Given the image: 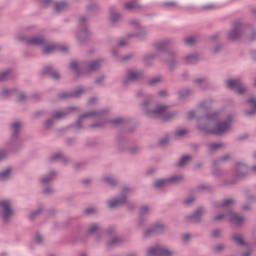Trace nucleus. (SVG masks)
I'll use <instances>...</instances> for the list:
<instances>
[{
    "mask_svg": "<svg viewBox=\"0 0 256 256\" xmlns=\"http://www.w3.org/2000/svg\"><path fill=\"white\" fill-rule=\"evenodd\" d=\"M231 120V116H228L226 121H219V112L208 113L197 118L198 130L205 134L223 135L231 129ZM215 121H218L216 126L211 128L210 123H215Z\"/></svg>",
    "mask_w": 256,
    "mask_h": 256,
    "instance_id": "obj_1",
    "label": "nucleus"
},
{
    "mask_svg": "<svg viewBox=\"0 0 256 256\" xmlns=\"http://www.w3.org/2000/svg\"><path fill=\"white\" fill-rule=\"evenodd\" d=\"M172 40H162L155 44V49L161 51V61H166L169 71H175L177 67V59H179V52L177 50H167L171 45Z\"/></svg>",
    "mask_w": 256,
    "mask_h": 256,
    "instance_id": "obj_2",
    "label": "nucleus"
},
{
    "mask_svg": "<svg viewBox=\"0 0 256 256\" xmlns=\"http://www.w3.org/2000/svg\"><path fill=\"white\" fill-rule=\"evenodd\" d=\"M147 105H149V102L144 103L145 116L150 119H162L164 123H167L179 117V112L177 111L167 112V109H169L167 105H157L154 109L147 108Z\"/></svg>",
    "mask_w": 256,
    "mask_h": 256,
    "instance_id": "obj_3",
    "label": "nucleus"
},
{
    "mask_svg": "<svg viewBox=\"0 0 256 256\" xmlns=\"http://www.w3.org/2000/svg\"><path fill=\"white\" fill-rule=\"evenodd\" d=\"M0 215L4 225L11 223V220L15 217V210L11 200H0Z\"/></svg>",
    "mask_w": 256,
    "mask_h": 256,
    "instance_id": "obj_4",
    "label": "nucleus"
},
{
    "mask_svg": "<svg viewBox=\"0 0 256 256\" xmlns=\"http://www.w3.org/2000/svg\"><path fill=\"white\" fill-rule=\"evenodd\" d=\"M21 122H13L10 124V131L12 133L11 139L7 142V147L11 151H19V147H17L16 139L21 135Z\"/></svg>",
    "mask_w": 256,
    "mask_h": 256,
    "instance_id": "obj_5",
    "label": "nucleus"
},
{
    "mask_svg": "<svg viewBox=\"0 0 256 256\" xmlns=\"http://www.w3.org/2000/svg\"><path fill=\"white\" fill-rule=\"evenodd\" d=\"M105 113H109V110H106V111L93 110L90 112H86L80 115L78 120L74 124H72V128L75 129L76 131H80V129H83V119H87V117H97L98 119H100L101 117H103Z\"/></svg>",
    "mask_w": 256,
    "mask_h": 256,
    "instance_id": "obj_6",
    "label": "nucleus"
},
{
    "mask_svg": "<svg viewBox=\"0 0 256 256\" xmlns=\"http://www.w3.org/2000/svg\"><path fill=\"white\" fill-rule=\"evenodd\" d=\"M145 79V72L143 70H129L123 80V85L127 87L129 83H139Z\"/></svg>",
    "mask_w": 256,
    "mask_h": 256,
    "instance_id": "obj_7",
    "label": "nucleus"
},
{
    "mask_svg": "<svg viewBox=\"0 0 256 256\" xmlns=\"http://www.w3.org/2000/svg\"><path fill=\"white\" fill-rule=\"evenodd\" d=\"M248 173H249V167H247V164H244L241 162L237 163L235 179L227 181L226 185H235V183H237V179H245Z\"/></svg>",
    "mask_w": 256,
    "mask_h": 256,
    "instance_id": "obj_8",
    "label": "nucleus"
},
{
    "mask_svg": "<svg viewBox=\"0 0 256 256\" xmlns=\"http://www.w3.org/2000/svg\"><path fill=\"white\" fill-rule=\"evenodd\" d=\"M225 83H226V87H228V89H232V90L236 91V93L238 95H243V93L247 92V88L245 87V85L243 84L241 79H239V78L228 79L225 81Z\"/></svg>",
    "mask_w": 256,
    "mask_h": 256,
    "instance_id": "obj_9",
    "label": "nucleus"
},
{
    "mask_svg": "<svg viewBox=\"0 0 256 256\" xmlns=\"http://www.w3.org/2000/svg\"><path fill=\"white\" fill-rule=\"evenodd\" d=\"M136 97L138 99H145L142 103H141V107H142V110L144 111L145 113V103H148L147 104V109H155L156 105H155V101L153 100V96L151 94H147L145 93V91L143 90H138L136 92Z\"/></svg>",
    "mask_w": 256,
    "mask_h": 256,
    "instance_id": "obj_10",
    "label": "nucleus"
},
{
    "mask_svg": "<svg viewBox=\"0 0 256 256\" xmlns=\"http://www.w3.org/2000/svg\"><path fill=\"white\" fill-rule=\"evenodd\" d=\"M243 35V23L241 20H235L232 29L228 32V39L230 41H237Z\"/></svg>",
    "mask_w": 256,
    "mask_h": 256,
    "instance_id": "obj_11",
    "label": "nucleus"
},
{
    "mask_svg": "<svg viewBox=\"0 0 256 256\" xmlns=\"http://www.w3.org/2000/svg\"><path fill=\"white\" fill-rule=\"evenodd\" d=\"M205 214V207H199L191 214L185 216L186 223H203V215Z\"/></svg>",
    "mask_w": 256,
    "mask_h": 256,
    "instance_id": "obj_12",
    "label": "nucleus"
},
{
    "mask_svg": "<svg viewBox=\"0 0 256 256\" xmlns=\"http://www.w3.org/2000/svg\"><path fill=\"white\" fill-rule=\"evenodd\" d=\"M147 256H173V251L162 246H155L147 250Z\"/></svg>",
    "mask_w": 256,
    "mask_h": 256,
    "instance_id": "obj_13",
    "label": "nucleus"
},
{
    "mask_svg": "<svg viewBox=\"0 0 256 256\" xmlns=\"http://www.w3.org/2000/svg\"><path fill=\"white\" fill-rule=\"evenodd\" d=\"M84 93H85V88H77L74 91L59 93L58 99H60L61 101L65 99H77L81 97V95H83Z\"/></svg>",
    "mask_w": 256,
    "mask_h": 256,
    "instance_id": "obj_14",
    "label": "nucleus"
},
{
    "mask_svg": "<svg viewBox=\"0 0 256 256\" xmlns=\"http://www.w3.org/2000/svg\"><path fill=\"white\" fill-rule=\"evenodd\" d=\"M42 47H44L43 48L44 55H51L53 51H61V53H67V51H69V48H67V46H57L55 44L49 43V40H47L46 45Z\"/></svg>",
    "mask_w": 256,
    "mask_h": 256,
    "instance_id": "obj_15",
    "label": "nucleus"
},
{
    "mask_svg": "<svg viewBox=\"0 0 256 256\" xmlns=\"http://www.w3.org/2000/svg\"><path fill=\"white\" fill-rule=\"evenodd\" d=\"M123 205H127V195L125 194L108 201V207L110 209H117V207H123Z\"/></svg>",
    "mask_w": 256,
    "mask_h": 256,
    "instance_id": "obj_16",
    "label": "nucleus"
},
{
    "mask_svg": "<svg viewBox=\"0 0 256 256\" xmlns=\"http://www.w3.org/2000/svg\"><path fill=\"white\" fill-rule=\"evenodd\" d=\"M227 215L232 225H236L237 227H239L240 225H243V223H245V217L235 213V211L231 209L227 210Z\"/></svg>",
    "mask_w": 256,
    "mask_h": 256,
    "instance_id": "obj_17",
    "label": "nucleus"
},
{
    "mask_svg": "<svg viewBox=\"0 0 256 256\" xmlns=\"http://www.w3.org/2000/svg\"><path fill=\"white\" fill-rule=\"evenodd\" d=\"M47 36L45 35H37L31 37V40L29 41L30 46L32 47H44V45H47Z\"/></svg>",
    "mask_w": 256,
    "mask_h": 256,
    "instance_id": "obj_18",
    "label": "nucleus"
},
{
    "mask_svg": "<svg viewBox=\"0 0 256 256\" xmlns=\"http://www.w3.org/2000/svg\"><path fill=\"white\" fill-rule=\"evenodd\" d=\"M55 177H57V170H50L47 175L39 179V183L42 185V187H47L49 183L55 179Z\"/></svg>",
    "mask_w": 256,
    "mask_h": 256,
    "instance_id": "obj_19",
    "label": "nucleus"
},
{
    "mask_svg": "<svg viewBox=\"0 0 256 256\" xmlns=\"http://www.w3.org/2000/svg\"><path fill=\"white\" fill-rule=\"evenodd\" d=\"M42 74L48 75V77H51L54 79V81H59V79H61V74H59V71L55 70V68L51 65L45 66Z\"/></svg>",
    "mask_w": 256,
    "mask_h": 256,
    "instance_id": "obj_20",
    "label": "nucleus"
},
{
    "mask_svg": "<svg viewBox=\"0 0 256 256\" xmlns=\"http://www.w3.org/2000/svg\"><path fill=\"white\" fill-rule=\"evenodd\" d=\"M101 63H103V59L88 62L86 64V73H94V71H99L101 69Z\"/></svg>",
    "mask_w": 256,
    "mask_h": 256,
    "instance_id": "obj_21",
    "label": "nucleus"
},
{
    "mask_svg": "<svg viewBox=\"0 0 256 256\" xmlns=\"http://www.w3.org/2000/svg\"><path fill=\"white\" fill-rule=\"evenodd\" d=\"M230 239L232 243H234V245H236L237 247H247V243L245 242L243 234L233 233Z\"/></svg>",
    "mask_w": 256,
    "mask_h": 256,
    "instance_id": "obj_22",
    "label": "nucleus"
},
{
    "mask_svg": "<svg viewBox=\"0 0 256 256\" xmlns=\"http://www.w3.org/2000/svg\"><path fill=\"white\" fill-rule=\"evenodd\" d=\"M91 38V31L87 29V27L80 28L77 39L80 41V43H85V41H89Z\"/></svg>",
    "mask_w": 256,
    "mask_h": 256,
    "instance_id": "obj_23",
    "label": "nucleus"
},
{
    "mask_svg": "<svg viewBox=\"0 0 256 256\" xmlns=\"http://www.w3.org/2000/svg\"><path fill=\"white\" fill-rule=\"evenodd\" d=\"M168 179V185L171 187V185H181L185 181V176L183 174H177L172 175L167 178Z\"/></svg>",
    "mask_w": 256,
    "mask_h": 256,
    "instance_id": "obj_24",
    "label": "nucleus"
},
{
    "mask_svg": "<svg viewBox=\"0 0 256 256\" xmlns=\"http://www.w3.org/2000/svg\"><path fill=\"white\" fill-rule=\"evenodd\" d=\"M125 242H126L125 238L121 236L114 237L112 240L108 241L107 249H113L115 247H119L120 245H123V243Z\"/></svg>",
    "mask_w": 256,
    "mask_h": 256,
    "instance_id": "obj_25",
    "label": "nucleus"
},
{
    "mask_svg": "<svg viewBox=\"0 0 256 256\" xmlns=\"http://www.w3.org/2000/svg\"><path fill=\"white\" fill-rule=\"evenodd\" d=\"M153 187L158 190L165 189L166 187H169V181L167 178L156 179L153 182Z\"/></svg>",
    "mask_w": 256,
    "mask_h": 256,
    "instance_id": "obj_26",
    "label": "nucleus"
},
{
    "mask_svg": "<svg viewBox=\"0 0 256 256\" xmlns=\"http://www.w3.org/2000/svg\"><path fill=\"white\" fill-rule=\"evenodd\" d=\"M69 9V3L67 1L56 2L54 6V10L56 13H65Z\"/></svg>",
    "mask_w": 256,
    "mask_h": 256,
    "instance_id": "obj_27",
    "label": "nucleus"
},
{
    "mask_svg": "<svg viewBox=\"0 0 256 256\" xmlns=\"http://www.w3.org/2000/svg\"><path fill=\"white\" fill-rule=\"evenodd\" d=\"M121 17L122 15L115 10V7L110 8V22L113 23V25L119 23Z\"/></svg>",
    "mask_w": 256,
    "mask_h": 256,
    "instance_id": "obj_28",
    "label": "nucleus"
},
{
    "mask_svg": "<svg viewBox=\"0 0 256 256\" xmlns=\"http://www.w3.org/2000/svg\"><path fill=\"white\" fill-rule=\"evenodd\" d=\"M77 108L75 107H69L67 109V111H56L55 114H54V118L55 119H65V117H67L69 115V112L70 111H76Z\"/></svg>",
    "mask_w": 256,
    "mask_h": 256,
    "instance_id": "obj_29",
    "label": "nucleus"
},
{
    "mask_svg": "<svg viewBox=\"0 0 256 256\" xmlns=\"http://www.w3.org/2000/svg\"><path fill=\"white\" fill-rule=\"evenodd\" d=\"M157 57H159V59H161V55L160 54L150 53V54H147L144 57L143 61H144L145 65H152L153 61H155V59H157Z\"/></svg>",
    "mask_w": 256,
    "mask_h": 256,
    "instance_id": "obj_30",
    "label": "nucleus"
},
{
    "mask_svg": "<svg viewBox=\"0 0 256 256\" xmlns=\"http://www.w3.org/2000/svg\"><path fill=\"white\" fill-rule=\"evenodd\" d=\"M152 229L156 235H162V233L167 230V226L162 222H158L152 226Z\"/></svg>",
    "mask_w": 256,
    "mask_h": 256,
    "instance_id": "obj_31",
    "label": "nucleus"
},
{
    "mask_svg": "<svg viewBox=\"0 0 256 256\" xmlns=\"http://www.w3.org/2000/svg\"><path fill=\"white\" fill-rule=\"evenodd\" d=\"M107 123H109L110 125H114V127H119V125H125V123H127V119L124 117H118L108 120Z\"/></svg>",
    "mask_w": 256,
    "mask_h": 256,
    "instance_id": "obj_32",
    "label": "nucleus"
},
{
    "mask_svg": "<svg viewBox=\"0 0 256 256\" xmlns=\"http://www.w3.org/2000/svg\"><path fill=\"white\" fill-rule=\"evenodd\" d=\"M131 37H135L136 39H139V41H143L147 38V30L142 29L140 32L135 34H128V38L131 39Z\"/></svg>",
    "mask_w": 256,
    "mask_h": 256,
    "instance_id": "obj_33",
    "label": "nucleus"
},
{
    "mask_svg": "<svg viewBox=\"0 0 256 256\" xmlns=\"http://www.w3.org/2000/svg\"><path fill=\"white\" fill-rule=\"evenodd\" d=\"M199 61V56L197 54H189L185 57L184 62L186 65H193Z\"/></svg>",
    "mask_w": 256,
    "mask_h": 256,
    "instance_id": "obj_34",
    "label": "nucleus"
},
{
    "mask_svg": "<svg viewBox=\"0 0 256 256\" xmlns=\"http://www.w3.org/2000/svg\"><path fill=\"white\" fill-rule=\"evenodd\" d=\"M235 203V199L233 198H230V199H225L223 200L221 203L217 204V203H214V207H218V208H221V207H229L231 205H233Z\"/></svg>",
    "mask_w": 256,
    "mask_h": 256,
    "instance_id": "obj_35",
    "label": "nucleus"
},
{
    "mask_svg": "<svg viewBox=\"0 0 256 256\" xmlns=\"http://www.w3.org/2000/svg\"><path fill=\"white\" fill-rule=\"evenodd\" d=\"M193 159L190 155L182 156L178 162V167H185L189 165V162Z\"/></svg>",
    "mask_w": 256,
    "mask_h": 256,
    "instance_id": "obj_36",
    "label": "nucleus"
},
{
    "mask_svg": "<svg viewBox=\"0 0 256 256\" xmlns=\"http://www.w3.org/2000/svg\"><path fill=\"white\" fill-rule=\"evenodd\" d=\"M198 191H205L206 193H213L215 191V188L211 185L207 184H200L197 186Z\"/></svg>",
    "mask_w": 256,
    "mask_h": 256,
    "instance_id": "obj_37",
    "label": "nucleus"
},
{
    "mask_svg": "<svg viewBox=\"0 0 256 256\" xmlns=\"http://www.w3.org/2000/svg\"><path fill=\"white\" fill-rule=\"evenodd\" d=\"M209 153H215L218 149H221L223 147V144L221 143H209L207 144Z\"/></svg>",
    "mask_w": 256,
    "mask_h": 256,
    "instance_id": "obj_38",
    "label": "nucleus"
},
{
    "mask_svg": "<svg viewBox=\"0 0 256 256\" xmlns=\"http://www.w3.org/2000/svg\"><path fill=\"white\" fill-rule=\"evenodd\" d=\"M124 8L131 10V9H141V5H139L138 1L126 2L124 4Z\"/></svg>",
    "mask_w": 256,
    "mask_h": 256,
    "instance_id": "obj_39",
    "label": "nucleus"
},
{
    "mask_svg": "<svg viewBox=\"0 0 256 256\" xmlns=\"http://www.w3.org/2000/svg\"><path fill=\"white\" fill-rule=\"evenodd\" d=\"M104 182L110 187H117V179L113 178V176L104 177Z\"/></svg>",
    "mask_w": 256,
    "mask_h": 256,
    "instance_id": "obj_40",
    "label": "nucleus"
},
{
    "mask_svg": "<svg viewBox=\"0 0 256 256\" xmlns=\"http://www.w3.org/2000/svg\"><path fill=\"white\" fill-rule=\"evenodd\" d=\"M179 99H187L191 95V90L184 88L178 91Z\"/></svg>",
    "mask_w": 256,
    "mask_h": 256,
    "instance_id": "obj_41",
    "label": "nucleus"
},
{
    "mask_svg": "<svg viewBox=\"0 0 256 256\" xmlns=\"http://www.w3.org/2000/svg\"><path fill=\"white\" fill-rule=\"evenodd\" d=\"M225 249H227V247L223 243L217 244L216 246L212 247L213 253H223Z\"/></svg>",
    "mask_w": 256,
    "mask_h": 256,
    "instance_id": "obj_42",
    "label": "nucleus"
},
{
    "mask_svg": "<svg viewBox=\"0 0 256 256\" xmlns=\"http://www.w3.org/2000/svg\"><path fill=\"white\" fill-rule=\"evenodd\" d=\"M9 151L11 153H15V151H11L9 148H8V150L0 149V163H1V161H5V159H7V157H9Z\"/></svg>",
    "mask_w": 256,
    "mask_h": 256,
    "instance_id": "obj_43",
    "label": "nucleus"
},
{
    "mask_svg": "<svg viewBox=\"0 0 256 256\" xmlns=\"http://www.w3.org/2000/svg\"><path fill=\"white\" fill-rule=\"evenodd\" d=\"M43 213V208H38L37 210L31 212L30 219L31 221H35L37 217H41V214Z\"/></svg>",
    "mask_w": 256,
    "mask_h": 256,
    "instance_id": "obj_44",
    "label": "nucleus"
},
{
    "mask_svg": "<svg viewBox=\"0 0 256 256\" xmlns=\"http://www.w3.org/2000/svg\"><path fill=\"white\" fill-rule=\"evenodd\" d=\"M17 40L20 41V43H25V45L31 46V37L26 36V35H20L17 37Z\"/></svg>",
    "mask_w": 256,
    "mask_h": 256,
    "instance_id": "obj_45",
    "label": "nucleus"
},
{
    "mask_svg": "<svg viewBox=\"0 0 256 256\" xmlns=\"http://www.w3.org/2000/svg\"><path fill=\"white\" fill-rule=\"evenodd\" d=\"M159 83H161V76L150 79L148 81V86L149 87H157V85H159Z\"/></svg>",
    "mask_w": 256,
    "mask_h": 256,
    "instance_id": "obj_46",
    "label": "nucleus"
},
{
    "mask_svg": "<svg viewBox=\"0 0 256 256\" xmlns=\"http://www.w3.org/2000/svg\"><path fill=\"white\" fill-rule=\"evenodd\" d=\"M10 75H11L10 69L0 72V83H2L3 81H7Z\"/></svg>",
    "mask_w": 256,
    "mask_h": 256,
    "instance_id": "obj_47",
    "label": "nucleus"
},
{
    "mask_svg": "<svg viewBox=\"0 0 256 256\" xmlns=\"http://www.w3.org/2000/svg\"><path fill=\"white\" fill-rule=\"evenodd\" d=\"M208 79L203 77V78H197L194 80V84H196L197 87H203V85H207Z\"/></svg>",
    "mask_w": 256,
    "mask_h": 256,
    "instance_id": "obj_48",
    "label": "nucleus"
},
{
    "mask_svg": "<svg viewBox=\"0 0 256 256\" xmlns=\"http://www.w3.org/2000/svg\"><path fill=\"white\" fill-rule=\"evenodd\" d=\"M55 120L56 118L51 117V118H48L45 122H44V127L45 129H51L53 127V125H55Z\"/></svg>",
    "mask_w": 256,
    "mask_h": 256,
    "instance_id": "obj_49",
    "label": "nucleus"
},
{
    "mask_svg": "<svg viewBox=\"0 0 256 256\" xmlns=\"http://www.w3.org/2000/svg\"><path fill=\"white\" fill-rule=\"evenodd\" d=\"M98 230H99V224L94 223L88 228L87 233L88 235H95V233H97Z\"/></svg>",
    "mask_w": 256,
    "mask_h": 256,
    "instance_id": "obj_50",
    "label": "nucleus"
},
{
    "mask_svg": "<svg viewBox=\"0 0 256 256\" xmlns=\"http://www.w3.org/2000/svg\"><path fill=\"white\" fill-rule=\"evenodd\" d=\"M222 235H223V230L215 229L211 233V238L212 239H221Z\"/></svg>",
    "mask_w": 256,
    "mask_h": 256,
    "instance_id": "obj_51",
    "label": "nucleus"
},
{
    "mask_svg": "<svg viewBox=\"0 0 256 256\" xmlns=\"http://www.w3.org/2000/svg\"><path fill=\"white\" fill-rule=\"evenodd\" d=\"M62 152H58L49 157L50 163H57V161H61Z\"/></svg>",
    "mask_w": 256,
    "mask_h": 256,
    "instance_id": "obj_52",
    "label": "nucleus"
},
{
    "mask_svg": "<svg viewBox=\"0 0 256 256\" xmlns=\"http://www.w3.org/2000/svg\"><path fill=\"white\" fill-rule=\"evenodd\" d=\"M162 7H165L166 9H177L178 5H177V2L171 1V2H164L162 4Z\"/></svg>",
    "mask_w": 256,
    "mask_h": 256,
    "instance_id": "obj_53",
    "label": "nucleus"
},
{
    "mask_svg": "<svg viewBox=\"0 0 256 256\" xmlns=\"http://www.w3.org/2000/svg\"><path fill=\"white\" fill-rule=\"evenodd\" d=\"M11 175V168H6L5 170L0 172V179L4 181V179H7Z\"/></svg>",
    "mask_w": 256,
    "mask_h": 256,
    "instance_id": "obj_54",
    "label": "nucleus"
},
{
    "mask_svg": "<svg viewBox=\"0 0 256 256\" xmlns=\"http://www.w3.org/2000/svg\"><path fill=\"white\" fill-rule=\"evenodd\" d=\"M141 151V147L134 145L128 148L130 155H137Z\"/></svg>",
    "mask_w": 256,
    "mask_h": 256,
    "instance_id": "obj_55",
    "label": "nucleus"
},
{
    "mask_svg": "<svg viewBox=\"0 0 256 256\" xmlns=\"http://www.w3.org/2000/svg\"><path fill=\"white\" fill-rule=\"evenodd\" d=\"M153 235H157L155 233V231L153 230V227L147 229L144 233H143V237L145 239H149V237H153Z\"/></svg>",
    "mask_w": 256,
    "mask_h": 256,
    "instance_id": "obj_56",
    "label": "nucleus"
},
{
    "mask_svg": "<svg viewBox=\"0 0 256 256\" xmlns=\"http://www.w3.org/2000/svg\"><path fill=\"white\" fill-rule=\"evenodd\" d=\"M13 93V90H9V89H3L0 92V97H2V99H7V97H10V95Z\"/></svg>",
    "mask_w": 256,
    "mask_h": 256,
    "instance_id": "obj_57",
    "label": "nucleus"
},
{
    "mask_svg": "<svg viewBox=\"0 0 256 256\" xmlns=\"http://www.w3.org/2000/svg\"><path fill=\"white\" fill-rule=\"evenodd\" d=\"M43 195H53L55 193V190L51 186H45V188L42 190Z\"/></svg>",
    "mask_w": 256,
    "mask_h": 256,
    "instance_id": "obj_58",
    "label": "nucleus"
},
{
    "mask_svg": "<svg viewBox=\"0 0 256 256\" xmlns=\"http://www.w3.org/2000/svg\"><path fill=\"white\" fill-rule=\"evenodd\" d=\"M213 9H217L215 4H207L200 8V11H213Z\"/></svg>",
    "mask_w": 256,
    "mask_h": 256,
    "instance_id": "obj_59",
    "label": "nucleus"
},
{
    "mask_svg": "<svg viewBox=\"0 0 256 256\" xmlns=\"http://www.w3.org/2000/svg\"><path fill=\"white\" fill-rule=\"evenodd\" d=\"M99 9H100V6L98 3H92L88 6V11H92V13L99 11Z\"/></svg>",
    "mask_w": 256,
    "mask_h": 256,
    "instance_id": "obj_60",
    "label": "nucleus"
},
{
    "mask_svg": "<svg viewBox=\"0 0 256 256\" xmlns=\"http://www.w3.org/2000/svg\"><path fill=\"white\" fill-rule=\"evenodd\" d=\"M225 217H228L227 211L224 214H219L212 217V221L219 222L222 221V219H225Z\"/></svg>",
    "mask_w": 256,
    "mask_h": 256,
    "instance_id": "obj_61",
    "label": "nucleus"
},
{
    "mask_svg": "<svg viewBox=\"0 0 256 256\" xmlns=\"http://www.w3.org/2000/svg\"><path fill=\"white\" fill-rule=\"evenodd\" d=\"M84 213L86 215H95V213H97V208L95 207H88L84 210Z\"/></svg>",
    "mask_w": 256,
    "mask_h": 256,
    "instance_id": "obj_62",
    "label": "nucleus"
},
{
    "mask_svg": "<svg viewBox=\"0 0 256 256\" xmlns=\"http://www.w3.org/2000/svg\"><path fill=\"white\" fill-rule=\"evenodd\" d=\"M145 215H149V206H142L140 208V217H145Z\"/></svg>",
    "mask_w": 256,
    "mask_h": 256,
    "instance_id": "obj_63",
    "label": "nucleus"
},
{
    "mask_svg": "<svg viewBox=\"0 0 256 256\" xmlns=\"http://www.w3.org/2000/svg\"><path fill=\"white\" fill-rule=\"evenodd\" d=\"M70 69L74 71V73H79V64L77 63V61H73L70 64Z\"/></svg>",
    "mask_w": 256,
    "mask_h": 256,
    "instance_id": "obj_64",
    "label": "nucleus"
}]
</instances>
